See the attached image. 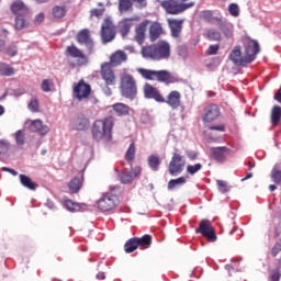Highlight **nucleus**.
<instances>
[{"mask_svg": "<svg viewBox=\"0 0 281 281\" xmlns=\"http://www.w3.org/2000/svg\"><path fill=\"white\" fill-rule=\"evenodd\" d=\"M142 56L147 60H168L171 56L170 43L159 41L142 48Z\"/></svg>", "mask_w": 281, "mask_h": 281, "instance_id": "nucleus-1", "label": "nucleus"}, {"mask_svg": "<svg viewBox=\"0 0 281 281\" xmlns=\"http://www.w3.org/2000/svg\"><path fill=\"white\" fill-rule=\"evenodd\" d=\"M113 126H115L113 116L94 121L91 128L93 139H95V142H101V139L111 142L113 139Z\"/></svg>", "mask_w": 281, "mask_h": 281, "instance_id": "nucleus-2", "label": "nucleus"}, {"mask_svg": "<svg viewBox=\"0 0 281 281\" xmlns=\"http://www.w3.org/2000/svg\"><path fill=\"white\" fill-rule=\"evenodd\" d=\"M137 74L144 78V80H157V82H162V85H175L177 82V77L168 70H153L146 68H137Z\"/></svg>", "mask_w": 281, "mask_h": 281, "instance_id": "nucleus-3", "label": "nucleus"}, {"mask_svg": "<svg viewBox=\"0 0 281 281\" xmlns=\"http://www.w3.org/2000/svg\"><path fill=\"white\" fill-rule=\"evenodd\" d=\"M112 67L113 66H111L109 61H105L101 64V68H100V76L106 87L105 94L108 95L112 94L111 88L109 87H115V85L117 83V76H115V71H113Z\"/></svg>", "mask_w": 281, "mask_h": 281, "instance_id": "nucleus-4", "label": "nucleus"}, {"mask_svg": "<svg viewBox=\"0 0 281 281\" xmlns=\"http://www.w3.org/2000/svg\"><path fill=\"white\" fill-rule=\"evenodd\" d=\"M160 5L167 14L177 15L186 12V10H190V8H194V2L182 3L179 0H162Z\"/></svg>", "mask_w": 281, "mask_h": 281, "instance_id": "nucleus-5", "label": "nucleus"}, {"mask_svg": "<svg viewBox=\"0 0 281 281\" xmlns=\"http://www.w3.org/2000/svg\"><path fill=\"white\" fill-rule=\"evenodd\" d=\"M120 89L123 98L133 100L137 95V83L131 75H125L121 78Z\"/></svg>", "mask_w": 281, "mask_h": 281, "instance_id": "nucleus-6", "label": "nucleus"}, {"mask_svg": "<svg viewBox=\"0 0 281 281\" xmlns=\"http://www.w3.org/2000/svg\"><path fill=\"white\" fill-rule=\"evenodd\" d=\"M119 205L120 198L113 192L103 193L101 199L97 202V207L101 210V212H111V210H115Z\"/></svg>", "mask_w": 281, "mask_h": 281, "instance_id": "nucleus-7", "label": "nucleus"}, {"mask_svg": "<svg viewBox=\"0 0 281 281\" xmlns=\"http://www.w3.org/2000/svg\"><path fill=\"white\" fill-rule=\"evenodd\" d=\"M244 63L251 64L256 60L258 54H260V44L256 40H248L244 43Z\"/></svg>", "mask_w": 281, "mask_h": 281, "instance_id": "nucleus-8", "label": "nucleus"}, {"mask_svg": "<svg viewBox=\"0 0 281 281\" xmlns=\"http://www.w3.org/2000/svg\"><path fill=\"white\" fill-rule=\"evenodd\" d=\"M186 168V158L181 156V154L175 153L169 162L168 171L171 177H177V175H181L183 169Z\"/></svg>", "mask_w": 281, "mask_h": 281, "instance_id": "nucleus-9", "label": "nucleus"}, {"mask_svg": "<svg viewBox=\"0 0 281 281\" xmlns=\"http://www.w3.org/2000/svg\"><path fill=\"white\" fill-rule=\"evenodd\" d=\"M72 95L79 102L88 100L89 95H91V85L85 82V79L79 80V82L74 86Z\"/></svg>", "mask_w": 281, "mask_h": 281, "instance_id": "nucleus-10", "label": "nucleus"}, {"mask_svg": "<svg viewBox=\"0 0 281 281\" xmlns=\"http://www.w3.org/2000/svg\"><path fill=\"white\" fill-rule=\"evenodd\" d=\"M116 27L111 18H105L101 25V38L103 43H111L115 38Z\"/></svg>", "mask_w": 281, "mask_h": 281, "instance_id": "nucleus-11", "label": "nucleus"}, {"mask_svg": "<svg viewBox=\"0 0 281 281\" xmlns=\"http://www.w3.org/2000/svg\"><path fill=\"white\" fill-rule=\"evenodd\" d=\"M65 55L68 58H74L75 60H77L78 67H83V65H87V63H89V58L87 57V55H85V53L74 44L66 47Z\"/></svg>", "mask_w": 281, "mask_h": 281, "instance_id": "nucleus-12", "label": "nucleus"}, {"mask_svg": "<svg viewBox=\"0 0 281 281\" xmlns=\"http://www.w3.org/2000/svg\"><path fill=\"white\" fill-rule=\"evenodd\" d=\"M195 234H201L204 238H207L210 243H216V233L214 227L209 220H202L198 228H195Z\"/></svg>", "mask_w": 281, "mask_h": 281, "instance_id": "nucleus-13", "label": "nucleus"}, {"mask_svg": "<svg viewBox=\"0 0 281 281\" xmlns=\"http://www.w3.org/2000/svg\"><path fill=\"white\" fill-rule=\"evenodd\" d=\"M221 117V108L216 103H211L206 105L203 110L202 122L204 124H211Z\"/></svg>", "mask_w": 281, "mask_h": 281, "instance_id": "nucleus-14", "label": "nucleus"}, {"mask_svg": "<svg viewBox=\"0 0 281 281\" xmlns=\"http://www.w3.org/2000/svg\"><path fill=\"white\" fill-rule=\"evenodd\" d=\"M76 41L79 45H85L91 54L93 52V40L91 38V31L89 29H82L77 33Z\"/></svg>", "mask_w": 281, "mask_h": 281, "instance_id": "nucleus-15", "label": "nucleus"}, {"mask_svg": "<svg viewBox=\"0 0 281 281\" xmlns=\"http://www.w3.org/2000/svg\"><path fill=\"white\" fill-rule=\"evenodd\" d=\"M209 157L211 159H214V161H217V164H225L227 161V156L229 155L231 150L226 146H220V147H211L209 149Z\"/></svg>", "mask_w": 281, "mask_h": 281, "instance_id": "nucleus-16", "label": "nucleus"}, {"mask_svg": "<svg viewBox=\"0 0 281 281\" xmlns=\"http://www.w3.org/2000/svg\"><path fill=\"white\" fill-rule=\"evenodd\" d=\"M167 22H168L172 38H181V32H183L184 20L168 19Z\"/></svg>", "mask_w": 281, "mask_h": 281, "instance_id": "nucleus-17", "label": "nucleus"}, {"mask_svg": "<svg viewBox=\"0 0 281 281\" xmlns=\"http://www.w3.org/2000/svg\"><path fill=\"white\" fill-rule=\"evenodd\" d=\"M144 93L145 97H147L150 100H155L156 102L164 103L166 102V98H164V94L159 92V90L153 85L146 83L144 87Z\"/></svg>", "mask_w": 281, "mask_h": 281, "instance_id": "nucleus-18", "label": "nucleus"}, {"mask_svg": "<svg viewBox=\"0 0 281 281\" xmlns=\"http://www.w3.org/2000/svg\"><path fill=\"white\" fill-rule=\"evenodd\" d=\"M126 60H128V54L122 49H119L110 56V61L108 63L110 67H120V65L126 63Z\"/></svg>", "mask_w": 281, "mask_h": 281, "instance_id": "nucleus-19", "label": "nucleus"}, {"mask_svg": "<svg viewBox=\"0 0 281 281\" xmlns=\"http://www.w3.org/2000/svg\"><path fill=\"white\" fill-rule=\"evenodd\" d=\"M229 60L234 63V65H239L240 67H245V65H249V61H245V56H243V50L240 46H235L228 56Z\"/></svg>", "mask_w": 281, "mask_h": 281, "instance_id": "nucleus-20", "label": "nucleus"}, {"mask_svg": "<svg viewBox=\"0 0 281 281\" xmlns=\"http://www.w3.org/2000/svg\"><path fill=\"white\" fill-rule=\"evenodd\" d=\"M164 102H166V104H168V106H171L173 110L179 109L181 106V92L172 90L171 92H169L167 99H165Z\"/></svg>", "mask_w": 281, "mask_h": 281, "instance_id": "nucleus-21", "label": "nucleus"}, {"mask_svg": "<svg viewBox=\"0 0 281 281\" xmlns=\"http://www.w3.org/2000/svg\"><path fill=\"white\" fill-rule=\"evenodd\" d=\"M164 25L159 22H151L149 25V38L151 43H155L159 37L164 36Z\"/></svg>", "mask_w": 281, "mask_h": 281, "instance_id": "nucleus-22", "label": "nucleus"}, {"mask_svg": "<svg viewBox=\"0 0 281 281\" xmlns=\"http://www.w3.org/2000/svg\"><path fill=\"white\" fill-rule=\"evenodd\" d=\"M10 8H11L12 14H15V16L30 14V8H27V4L23 2V0H14L11 3Z\"/></svg>", "mask_w": 281, "mask_h": 281, "instance_id": "nucleus-23", "label": "nucleus"}, {"mask_svg": "<svg viewBox=\"0 0 281 281\" xmlns=\"http://www.w3.org/2000/svg\"><path fill=\"white\" fill-rule=\"evenodd\" d=\"M150 25V20H144L135 29V38L137 43H144L146 38V29Z\"/></svg>", "mask_w": 281, "mask_h": 281, "instance_id": "nucleus-24", "label": "nucleus"}, {"mask_svg": "<svg viewBox=\"0 0 281 281\" xmlns=\"http://www.w3.org/2000/svg\"><path fill=\"white\" fill-rule=\"evenodd\" d=\"M31 133H40V135H47L49 133V126L43 124L41 120H34L30 124Z\"/></svg>", "mask_w": 281, "mask_h": 281, "instance_id": "nucleus-25", "label": "nucleus"}, {"mask_svg": "<svg viewBox=\"0 0 281 281\" xmlns=\"http://www.w3.org/2000/svg\"><path fill=\"white\" fill-rule=\"evenodd\" d=\"M89 119L85 114H79L74 120V128H76V131H87V128H89Z\"/></svg>", "mask_w": 281, "mask_h": 281, "instance_id": "nucleus-26", "label": "nucleus"}, {"mask_svg": "<svg viewBox=\"0 0 281 281\" xmlns=\"http://www.w3.org/2000/svg\"><path fill=\"white\" fill-rule=\"evenodd\" d=\"M85 183V176L81 175L80 178L76 177L69 181L68 188L71 194H78L82 189V184Z\"/></svg>", "mask_w": 281, "mask_h": 281, "instance_id": "nucleus-27", "label": "nucleus"}, {"mask_svg": "<svg viewBox=\"0 0 281 281\" xmlns=\"http://www.w3.org/2000/svg\"><path fill=\"white\" fill-rule=\"evenodd\" d=\"M112 110L119 117H125L126 115H131V106L124 103H114L112 105Z\"/></svg>", "mask_w": 281, "mask_h": 281, "instance_id": "nucleus-28", "label": "nucleus"}, {"mask_svg": "<svg viewBox=\"0 0 281 281\" xmlns=\"http://www.w3.org/2000/svg\"><path fill=\"white\" fill-rule=\"evenodd\" d=\"M14 27L15 30H25V27H30V14L16 15Z\"/></svg>", "mask_w": 281, "mask_h": 281, "instance_id": "nucleus-29", "label": "nucleus"}, {"mask_svg": "<svg viewBox=\"0 0 281 281\" xmlns=\"http://www.w3.org/2000/svg\"><path fill=\"white\" fill-rule=\"evenodd\" d=\"M217 26L226 38H232V36H234V25L223 21V18L221 19V22L217 23Z\"/></svg>", "mask_w": 281, "mask_h": 281, "instance_id": "nucleus-30", "label": "nucleus"}, {"mask_svg": "<svg viewBox=\"0 0 281 281\" xmlns=\"http://www.w3.org/2000/svg\"><path fill=\"white\" fill-rule=\"evenodd\" d=\"M20 183L23 186V188H26L27 190L34 191L36 188H38V184H36L34 181H32V178H30L26 175L21 173L19 176Z\"/></svg>", "mask_w": 281, "mask_h": 281, "instance_id": "nucleus-31", "label": "nucleus"}, {"mask_svg": "<svg viewBox=\"0 0 281 281\" xmlns=\"http://www.w3.org/2000/svg\"><path fill=\"white\" fill-rule=\"evenodd\" d=\"M200 16L206 23H216V25H218V23H221V20L223 19V18L214 16V13L210 10L202 11L200 13Z\"/></svg>", "mask_w": 281, "mask_h": 281, "instance_id": "nucleus-32", "label": "nucleus"}, {"mask_svg": "<svg viewBox=\"0 0 281 281\" xmlns=\"http://www.w3.org/2000/svg\"><path fill=\"white\" fill-rule=\"evenodd\" d=\"M134 18H126L121 22L120 25V34L122 36H128V32H131V27H133Z\"/></svg>", "mask_w": 281, "mask_h": 281, "instance_id": "nucleus-33", "label": "nucleus"}, {"mask_svg": "<svg viewBox=\"0 0 281 281\" xmlns=\"http://www.w3.org/2000/svg\"><path fill=\"white\" fill-rule=\"evenodd\" d=\"M204 36L207 41L215 43H221V41H223V35L216 29H209Z\"/></svg>", "mask_w": 281, "mask_h": 281, "instance_id": "nucleus-34", "label": "nucleus"}, {"mask_svg": "<svg viewBox=\"0 0 281 281\" xmlns=\"http://www.w3.org/2000/svg\"><path fill=\"white\" fill-rule=\"evenodd\" d=\"M138 247L143 249H148L153 245V237L150 235H144L143 237H134Z\"/></svg>", "mask_w": 281, "mask_h": 281, "instance_id": "nucleus-35", "label": "nucleus"}, {"mask_svg": "<svg viewBox=\"0 0 281 281\" xmlns=\"http://www.w3.org/2000/svg\"><path fill=\"white\" fill-rule=\"evenodd\" d=\"M52 14L54 16V19H65V16H67V7L65 5H55L52 9Z\"/></svg>", "mask_w": 281, "mask_h": 281, "instance_id": "nucleus-36", "label": "nucleus"}, {"mask_svg": "<svg viewBox=\"0 0 281 281\" xmlns=\"http://www.w3.org/2000/svg\"><path fill=\"white\" fill-rule=\"evenodd\" d=\"M133 10V0H119V12H131Z\"/></svg>", "mask_w": 281, "mask_h": 281, "instance_id": "nucleus-37", "label": "nucleus"}, {"mask_svg": "<svg viewBox=\"0 0 281 281\" xmlns=\"http://www.w3.org/2000/svg\"><path fill=\"white\" fill-rule=\"evenodd\" d=\"M137 247H139L137 240L133 237L125 243L124 251L125 254H133V251L137 250Z\"/></svg>", "mask_w": 281, "mask_h": 281, "instance_id": "nucleus-38", "label": "nucleus"}, {"mask_svg": "<svg viewBox=\"0 0 281 281\" xmlns=\"http://www.w3.org/2000/svg\"><path fill=\"white\" fill-rule=\"evenodd\" d=\"M119 179H120L121 183L128 184V183H133V180L135 178L131 171H122L119 175Z\"/></svg>", "mask_w": 281, "mask_h": 281, "instance_id": "nucleus-39", "label": "nucleus"}, {"mask_svg": "<svg viewBox=\"0 0 281 281\" xmlns=\"http://www.w3.org/2000/svg\"><path fill=\"white\" fill-rule=\"evenodd\" d=\"M161 165V160L159 159V156L151 155L148 157V166L154 171L159 170V166Z\"/></svg>", "mask_w": 281, "mask_h": 281, "instance_id": "nucleus-40", "label": "nucleus"}, {"mask_svg": "<svg viewBox=\"0 0 281 281\" xmlns=\"http://www.w3.org/2000/svg\"><path fill=\"white\" fill-rule=\"evenodd\" d=\"M281 120V108L279 105H274L271 111V122L272 124H278Z\"/></svg>", "mask_w": 281, "mask_h": 281, "instance_id": "nucleus-41", "label": "nucleus"}, {"mask_svg": "<svg viewBox=\"0 0 281 281\" xmlns=\"http://www.w3.org/2000/svg\"><path fill=\"white\" fill-rule=\"evenodd\" d=\"M179 186H186V179L183 177L171 179L168 182V190H175V188H179Z\"/></svg>", "mask_w": 281, "mask_h": 281, "instance_id": "nucleus-42", "label": "nucleus"}, {"mask_svg": "<svg viewBox=\"0 0 281 281\" xmlns=\"http://www.w3.org/2000/svg\"><path fill=\"white\" fill-rule=\"evenodd\" d=\"M65 207L68 212H80L81 206L80 204L74 202L72 200H65Z\"/></svg>", "mask_w": 281, "mask_h": 281, "instance_id": "nucleus-43", "label": "nucleus"}, {"mask_svg": "<svg viewBox=\"0 0 281 281\" xmlns=\"http://www.w3.org/2000/svg\"><path fill=\"white\" fill-rule=\"evenodd\" d=\"M41 89L44 93H49V91L54 90V81L52 79H44L42 81Z\"/></svg>", "mask_w": 281, "mask_h": 281, "instance_id": "nucleus-44", "label": "nucleus"}, {"mask_svg": "<svg viewBox=\"0 0 281 281\" xmlns=\"http://www.w3.org/2000/svg\"><path fill=\"white\" fill-rule=\"evenodd\" d=\"M135 153H136V149H135V143H132L126 153H125V159L126 161H134L135 160Z\"/></svg>", "mask_w": 281, "mask_h": 281, "instance_id": "nucleus-45", "label": "nucleus"}, {"mask_svg": "<svg viewBox=\"0 0 281 281\" xmlns=\"http://www.w3.org/2000/svg\"><path fill=\"white\" fill-rule=\"evenodd\" d=\"M0 75L1 76H14V68L8 64H2L0 66Z\"/></svg>", "mask_w": 281, "mask_h": 281, "instance_id": "nucleus-46", "label": "nucleus"}, {"mask_svg": "<svg viewBox=\"0 0 281 281\" xmlns=\"http://www.w3.org/2000/svg\"><path fill=\"white\" fill-rule=\"evenodd\" d=\"M200 170H203V165L201 162L189 165L187 167L188 175H196V172H200Z\"/></svg>", "mask_w": 281, "mask_h": 281, "instance_id": "nucleus-47", "label": "nucleus"}, {"mask_svg": "<svg viewBox=\"0 0 281 281\" xmlns=\"http://www.w3.org/2000/svg\"><path fill=\"white\" fill-rule=\"evenodd\" d=\"M271 179L274 183H281V170L274 167L271 171Z\"/></svg>", "mask_w": 281, "mask_h": 281, "instance_id": "nucleus-48", "label": "nucleus"}, {"mask_svg": "<svg viewBox=\"0 0 281 281\" xmlns=\"http://www.w3.org/2000/svg\"><path fill=\"white\" fill-rule=\"evenodd\" d=\"M228 12L232 16H239L240 15V8L236 3H231L228 5Z\"/></svg>", "mask_w": 281, "mask_h": 281, "instance_id": "nucleus-49", "label": "nucleus"}, {"mask_svg": "<svg viewBox=\"0 0 281 281\" xmlns=\"http://www.w3.org/2000/svg\"><path fill=\"white\" fill-rule=\"evenodd\" d=\"M15 140L19 146H23V144H25V133L22 130H19L15 133Z\"/></svg>", "mask_w": 281, "mask_h": 281, "instance_id": "nucleus-50", "label": "nucleus"}, {"mask_svg": "<svg viewBox=\"0 0 281 281\" xmlns=\"http://www.w3.org/2000/svg\"><path fill=\"white\" fill-rule=\"evenodd\" d=\"M27 106L32 113H38V111H40L38 99H32Z\"/></svg>", "mask_w": 281, "mask_h": 281, "instance_id": "nucleus-51", "label": "nucleus"}, {"mask_svg": "<svg viewBox=\"0 0 281 281\" xmlns=\"http://www.w3.org/2000/svg\"><path fill=\"white\" fill-rule=\"evenodd\" d=\"M220 49H221V45L218 44L210 45L209 48L206 49V56H216Z\"/></svg>", "mask_w": 281, "mask_h": 281, "instance_id": "nucleus-52", "label": "nucleus"}, {"mask_svg": "<svg viewBox=\"0 0 281 281\" xmlns=\"http://www.w3.org/2000/svg\"><path fill=\"white\" fill-rule=\"evenodd\" d=\"M217 188L222 192V194H226V192H229V187L227 186V182L224 180H217Z\"/></svg>", "mask_w": 281, "mask_h": 281, "instance_id": "nucleus-53", "label": "nucleus"}, {"mask_svg": "<svg viewBox=\"0 0 281 281\" xmlns=\"http://www.w3.org/2000/svg\"><path fill=\"white\" fill-rule=\"evenodd\" d=\"M10 150V143L5 139H0V155H5Z\"/></svg>", "mask_w": 281, "mask_h": 281, "instance_id": "nucleus-54", "label": "nucleus"}, {"mask_svg": "<svg viewBox=\"0 0 281 281\" xmlns=\"http://www.w3.org/2000/svg\"><path fill=\"white\" fill-rule=\"evenodd\" d=\"M209 131H220V133H225L226 126L223 123H221L218 125H210Z\"/></svg>", "mask_w": 281, "mask_h": 281, "instance_id": "nucleus-55", "label": "nucleus"}, {"mask_svg": "<svg viewBox=\"0 0 281 281\" xmlns=\"http://www.w3.org/2000/svg\"><path fill=\"white\" fill-rule=\"evenodd\" d=\"M280 269H274L270 272V280L271 281H280Z\"/></svg>", "mask_w": 281, "mask_h": 281, "instance_id": "nucleus-56", "label": "nucleus"}, {"mask_svg": "<svg viewBox=\"0 0 281 281\" xmlns=\"http://www.w3.org/2000/svg\"><path fill=\"white\" fill-rule=\"evenodd\" d=\"M281 251V244L277 243L272 249H271V255L273 258H276L278 256V254H280Z\"/></svg>", "mask_w": 281, "mask_h": 281, "instance_id": "nucleus-57", "label": "nucleus"}, {"mask_svg": "<svg viewBox=\"0 0 281 281\" xmlns=\"http://www.w3.org/2000/svg\"><path fill=\"white\" fill-rule=\"evenodd\" d=\"M130 172L133 175L134 179L137 178V177H140V175H142V167H135Z\"/></svg>", "mask_w": 281, "mask_h": 281, "instance_id": "nucleus-58", "label": "nucleus"}, {"mask_svg": "<svg viewBox=\"0 0 281 281\" xmlns=\"http://www.w3.org/2000/svg\"><path fill=\"white\" fill-rule=\"evenodd\" d=\"M91 14L93 16H102V14H104V9H92Z\"/></svg>", "mask_w": 281, "mask_h": 281, "instance_id": "nucleus-59", "label": "nucleus"}, {"mask_svg": "<svg viewBox=\"0 0 281 281\" xmlns=\"http://www.w3.org/2000/svg\"><path fill=\"white\" fill-rule=\"evenodd\" d=\"M43 21H45V14L38 13V14L35 16V23H43Z\"/></svg>", "mask_w": 281, "mask_h": 281, "instance_id": "nucleus-60", "label": "nucleus"}, {"mask_svg": "<svg viewBox=\"0 0 281 281\" xmlns=\"http://www.w3.org/2000/svg\"><path fill=\"white\" fill-rule=\"evenodd\" d=\"M97 280H106V276L104 274V272H99L97 274Z\"/></svg>", "mask_w": 281, "mask_h": 281, "instance_id": "nucleus-61", "label": "nucleus"}, {"mask_svg": "<svg viewBox=\"0 0 281 281\" xmlns=\"http://www.w3.org/2000/svg\"><path fill=\"white\" fill-rule=\"evenodd\" d=\"M188 157L191 161H194V159H196V155L194 153H190Z\"/></svg>", "mask_w": 281, "mask_h": 281, "instance_id": "nucleus-62", "label": "nucleus"}, {"mask_svg": "<svg viewBox=\"0 0 281 281\" xmlns=\"http://www.w3.org/2000/svg\"><path fill=\"white\" fill-rule=\"evenodd\" d=\"M251 177H254V173L249 172L245 178L241 179V181H247V179H251Z\"/></svg>", "mask_w": 281, "mask_h": 281, "instance_id": "nucleus-63", "label": "nucleus"}, {"mask_svg": "<svg viewBox=\"0 0 281 281\" xmlns=\"http://www.w3.org/2000/svg\"><path fill=\"white\" fill-rule=\"evenodd\" d=\"M8 54H9V56H16V49H14V50L9 49Z\"/></svg>", "mask_w": 281, "mask_h": 281, "instance_id": "nucleus-64", "label": "nucleus"}]
</instances>
